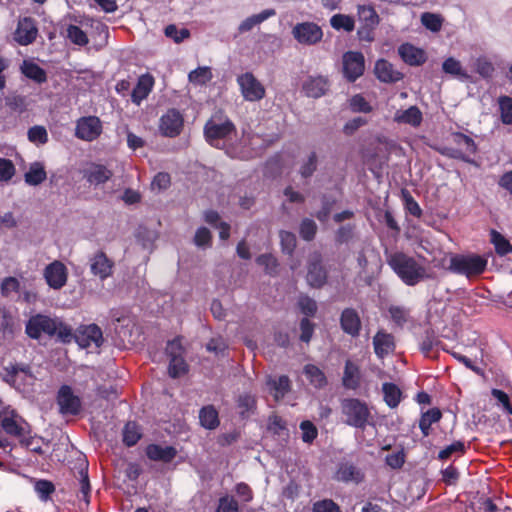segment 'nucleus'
I'll return each mask as SVG.
<instances>
[{
	"instance_id": "f257e3e1",
	"label": "nucleus",
	"mask_w": 512,
	"mask_h": 512,
	"mask_svg": "<svg viewBox=\"0 0 512 512\" xmlns=\"http://www.w3.org/2000/svg\"><path fill=\"white\" fill-rule=\"evenodd\" d=\"M387 264L407 286H416L420 282L431 278L424 265L414 257L401 251L391 253L387 257Z\"/></svg>"
},
{
	"instance_id": "f03ea898",
	"label": "nucleus",
	"mask_w": 512,
	"mask_h": 512,
	"mask_svg": "<svg viewBox=\"0 0 512 512\" xmlns=\"http://www.w3.org/2000/svg\"><path fill=\"white\" fill-rule=\"evenodd\" d=\"M488 260L482 255L455 254L450 258L449 271L472 279L483 274L487 269Z\"/></svg>"
},
{
	"instance_id": "7ed1b4c3",
	"label": "nucleus",
	"mask_w": 512,
	"mask_h": 512,
	"mask_svg": "<svg viewBox=\"0 0 512 512\" xmlns=\"http://www.w3.org/2000/svg\"><path fill=\"white\" fill-rule=\"evenodd\" d=\"M341 411L348 426L365 430L368 425H373V417L367 403L358 398L343 399Z\"/></svg>"
},
{
	"instance_id": "20e7f679",
	"label": "nucleus",
	"mask_w": 512,
	"mask_h": 512,
	"mask_svg": "<svg viewBox=\"0 0 512 512\" xmlns=\"http://www.w3.org/2000/svg\"><path fill=\"white\" fill-rule=\"evenodd\" d=\"M0 377L5 383L17 389L21 386L33 385L36 379L29 364L17 362L2 366Z\"/></svg>"
},
{
	"instance_id": "39448f33",
	"label": "nucleus",
	"mask_w": 512,
	"mask_h": 512,
	"mask_svg": "<svg viewBox=\"0 0 512 512\" xmlns=\"http://www.w3.org/2000/svg\"><path fill=\"white\" fill-rule=\"evenodd\" d=\"M165 351L169 357L168 374L171 378H179L188 373L189 366L184 359L185 350L181 343V337L168 341Z\"/></svg>"
},
{
	"instance_id": "423d86ee",
	"label": "nucleus",
	"mask_w": 512,
	"mask_h": 512,
	"mask_svg": "<svg viewBox=\"0 0 512 512\" xmlns=\"http://www.w3.org/2000/svg\"><path fill=\"white\" fill-rule=\"evenodd\" d=\"M235 131V125L228 117L222 122H217L216 116L210 118L203 129L205 140L214 147H218L217 143L220 140L226 139Z\"/></svg>"
},
{
	"instance_id": "0eeeda50",
	"label": "nucleus",
	"mask_w": 512,
	"mask_h": 512,
	"mask_svg": "<svg viewBox=\"0 0 512 512\" xmlns=\"http://www.w3.org/2000/svg\"><path fill=\"white\" fill-rule=\"evenodd\" d=\"M0 425L7 435L16 438L18 442L32 432L31 425L14 410L1 416Z\"/></svg>"
},
{
	"instance_id": "6e6552de",
	"label": "nucleus",
	"mask_w": 512,
	"mask_h": 512,
	"mask_svg": "<svg viewBox=\"0 0 512 512\" xmlns=\"http://www.w3.org/2000/svg\"><path fill=\"white\" fill-rule=\"evenodd\" d=\"M25 333L35 340L43 334L53 337L56 334V320L43 314L33 315L26 323Z\"/></svg>"
},
{
	"instance_id": "1a4fd4ad",
	"label": "nucleus",
	"mask_w": 512,
	"mask_h": 512,
	"mask_svg": "<svg viewBox=\"0 0 512 512\" xmlns=\"http://www.w3.org/2000/svg\"><path fill=\"white\" fill-rule=\"evenodd\" d=\"M292 35L298 43L312 46L322 40L323 30L318 24L306 21L297 23L292 29Z\"/></svg>"
},
{
	"instance_id": "9d476101",
	"label": "nucleus",
	"mask_w": 512,
	"mask_h": 512,
	"mask_svg": "<svg viewBox=\"0 0 512 512\" xmlns=\"http://www.w3.org/2000/svg\"><path fill=\"white\" fill-rule=\"evenodd\" d=\"M237 83L245 100L255 102L265 97L264 86L251 72L239 75Z\"/></svg>"
},
{
	"instance_id": "9b49d317",
	"label": "nucleus",
	"mask_w": 512,
	"mask_h": 512,
	"mask_svg": "<svg viewBox=\"0 0 512 512\" xmlns=\"http://www.w3.org/2000/svg\"><path fill=\"white\" fill-rule=\"evenodd\" d=\"M59 412L63 415H78L82 410V401L73 393L69 385H62L57 393Z\"/></svg>"
},
{
	"instance_id": "f8f14e48",
	"label": "nucleus",
	"mask_w": 512,
	"mask_h": 512,
	"mask_svg": "<svg viewBox=\"0 0 512 512\" xmlns=\"http://www.w3.org/2000/svg\"><path fill=\"white\" fill-rule=\"evenodd\" d=\"M74 340L81 348L94 345L100 348L103 344V333L97 324L81 325L74 333Z\"/></svg>"
},
{
	"instance_id": "ddd939ff",
	"label": "nucleus",
	"mask_w": 512,
	"mask_h": 512,
	"mask_svg": "<svg viewBox=\"0 0 512 512\" xmlns=\"http://www.w3.org/2000/svg\"><path fill=\"white\" fill-rule=\"evenodd\" d=\"M343 74L349 82L356 81L363 75L365 59L361 52L348 51L343 54Z\"/></svg>"
},
{
	"instance_id": "4468645a",
	"label": "nucleus",
	"mask_w": 512,
	"mask_h": 512,
	"mask_svg": "<svg viewBox=\"0 0 512 512\" xmlns=\"http://www.w3.org/2000/svg\"><path fill=\"white\" fill-rule=\"evenodd\" d=\"M184 126L182 114L175 108L168 109L160 118L159 129L162 135L170 138L180 135Z\"/></svg>"
},
{
	"instance_id": "2eb2a0df",
	"label": "nucleus",
	"mask_w": 512,
	"mask_h": 512,
	"mask_svg": "<svg viewBox=\"0 0 512 512\" xmlns=\"http://www.w3.org/2000/svg\"><path fill=\"white\" fill-rule=\"evenodd\" d=\"M102 133V123L96 116L82 117L77 121L75 135L85 141H94Z\"/></svg>"
},
{
	"instance_id": "dca6fc26",
	"label": "nucleus",
	"mask_w": 512,
	"mask_h": 512,
	"mask_svg": "<svg viewBox=\"0 0 512 512\" xmlns=\"http://www.w3.org/2000/svg\"><path fill=\"white\" fill-rule=\"evenodd\" d=\"M83 179L92 186H100L108 182L113 177V171L103 164L94 162L88 163L81 170Z\"/></svg>"
},
{
	"instance_id": "f3484780",
	"label": "nucleus",
	"mask_w": 512,
	"mask_h": 512,
	"mask_svg": "<svg viewBox=\"0 0 512 512\" xmlns=\"http://www.w3.org/2000/svg\"><path fill=\"white\" fill-rule=\"evenodd\" d=\"M44 278L50 288L59 290L67 283L68 270L61 261L55 260L45 267Z\"/></svg>"
},
{
	"instance_id": "a211bd4d",
	"label": "nucleus",
	"mask_w": 512,
	"mask_h": 512,
	"mask_svg": "<svg viewBox=\"0 0 512 512\" xmlns=\"http://www.w3.org/2000/svg\"><path fill=\"white\" fill-rule=\"evenodd\" d=\"M339 323L342 331L345 334L351 336L352 338H357L360 336L362 321L358 311L355 308H344L340 314Z\"/></svg>"
},
{
	"instance_id": "6ab92c4d",
	"label": "nucleus",
	"mask_w": 512,
	"mask_h": 512,
	"mask_svg": "<svg viewBox=\"0 0 512 512\" xmlns=\"http://www.w3.org/2000/svg\"><path fill=\"white\" fill-rule=\"evenodd\" d=\"M37 35L38 28L32 17H23L19 19L14 33V39L18 44L22 46L32 44L36 40Z\"/></svg>"
},
{
	"instance_id": "aec40b11",
	"label": "nucleus",
	"mask_w": 512,
	"mask_h": 512,
	"mask_svg": "<svg viewBox=\"0 0 512 512\" xmlns=\"http://www.w3.org/2000/svg\"><path fill=\"white\" fill-rule=\"evenodd\" d=\"M308 284L313 288H321L327 282V271L322 265L321 255L316 253L311 256L308 263L306 276Z\"/></svg>"
},
{
	"instance_id": "412c9836",
	"label": "nucleus",
	"mask_w": 512,
	"mask_h": 512,
	"mask_svg": "<svg viewBox=\"0 0 512 512\" xmlns=\"http://www.w3.org/2000/svg\"><path fill=\"white\" fill-rule=\"evenodd\" d=\"M91 273L100 280H105L112 276L114 262L102 250L97 251L89 260Z\"/></svg>"
},
{
	"instance_id": "4be33fe9",
	"label": "nucleus",
	"mask_w": 512,
	"mask_h": 512,
	"mask_svg": "<svg viewBox=\"0 0 512 512\" xmlns=\"http://www.w3.org/2000/svg\"><path fill=\"white\" fill-rule=\"evenodd\" d=\"M373 348L376 356L379 359H384L396 348L394 336L383 329L378 330L373 337Z\"/></svg>"
},
{
	"instance_id": "5701e85b",
	"label": "nucleus",
	"mask_w": 512,
	"mask_h": 512,
	"mask_svg": "<svg viewBox=\"0 0 512 512\" xmlns=\"http://www.w3.org/2000/svg\"><path fill=\"white\" fill-rule=\"evenodd\" d=\"M335 479L340 482L359 484L364 480V473L352 462H341L337 467Z\"/></svg>"
},
{
	"instance_id": "b1692460",
	"label": "nucleus",
	"mask_w": 512,
	"mask_h": 512,
	"mask_svg": "<svg viewBox=\"0 0 512 512\" xmlns=\"http://www.w3.org/2000/svg\"><path fill=\"white\" fill-rule=\"evenodd\" d=\"M401 59L410 66H420L425 63L427 57L424 50L410 43H404L398 48Z\"/></svg>"
},
{
	"instance_id": "393cba45",
	"label": "nucleus",
	"mask_w": 512,
	"mask_h": 512,
	"mask_svg": "<svg viewBox=\"0 0 512 512\" xmlns=\"http://www.w3.org/2000/svg\"><path fill=\"white\" fill-rule=\"evenodd\" d=\"M145 454L152 461L170 463L176 457L177 449L173 446L149 444L145 449Z\"/></svg>"
},
{
	"instance_id": "a878e982",
	"label": "nucleus",
	"mask_w": 512,
	"mask_h": 512,
	"mask_svg": "<svg viewBox=\"0 0 512 512\" xmlns=\"http://www.w3.org/2000/svg\"><path fill=\"white\" fill-rule=\"evenodd\" d=\"M154 77L149 74H143L138 78V81L131 93L132 102L139 105L146 99L154 86Z\"/></svg>"
},
{
	"instance_id": "bb28decb",
	"label": "nucleus",
	"mask_w": 512,
	"mask_h": 512,
	"mask_svg": "<svg viewBox=\"0 0 512 512\" xmlns=\"http://www.w3.org/2000/svg\"><path fill=\"white\" fill-rule=\"evenodd\" d=\"M375 74L384 83H396L403 78V74L395 70L393 65L385 59H379L376 62Z\"/></svg>"
},
{
	"instance_id": "cd10ccee",
	"label": "nucleus",
	"mask_w": 512,
	"mask_h": 512,
	"mask_svg": "<svg viewBox=\"0 0 512 512\" xmlns=\"http://www.w3.org/2000/svg\"><path fill=\"white\" fill-rule=\"evenodd\" d=\"M266 385L277 402L282 400L291 390V381L287 375H281L278 378L269 376Z\"/></svg>"
},
{
	"instance_id": "c85d7f7f",
	"label": "nucleus",
	"mask_w": 512,
	"mask_h": 512,
	"mask_svg": "<svg viewBox=\"0 0 512 512\" xmlns=\"http://www.w3.org/2000/svg\"><path fill=\"white\" fill-rule=\"evenodd\" d=\"M329 89V81L323 76L309 77L303 84V90L308 97L320 98Z\"/></svg>"
},
{
	"instance_id": "c756f323",
	"label": "nucleus",
	"mask_w": 512,
	"mask_h": 512,
	"mask_svg": "<svg viewBox=\"0 0 512 512\" xmlns=\"http://www.w3.org/2000/svg\"><path fill=\"white\" fill-rule=\"evenodd\" d=\"M361 374L359 367L351 360L345 362L342 385L349 390H356L360 387Z\"/></svg>"
},
{
	"instance_id": "7c9ffc66",
	"label": "nucleus",
	"mask_w": 512,
	"mask_h": 512,
	"mask_svg": "<svg viewBox=\"0 0 512 512\" xmlns=\"http://www.w3.org/2000/svg\"><path fill=\"white\" fill-rule=\"evenodd\" d=\"M382 393L384 402L391 409L397 408L403 399L402 390L392 382L382 384Z\"/></svg>"
},
{
	"instance_id": "2f4dec72",
	"label": "nucleus",
	"mask_w": 512,
	"mask_h": 512,
	"mask_svg": "<svg viewBox=\"0 0 512 512\" xmlns=\"http://www.w3.org/2000/svg\"><path fill=\"white\" fill-rule=\"evenodd\" d=\"M422 120V112L417 106H410L406 110H398L394 115L395 122L409 124L413 127H418Z\"/></svg>"
},
{
	"instance_id": "473e14b6",
	"label": "nucleus",
	"mask_w": 512,
	"mask_h": 512,
	"mask_svg": "<svg viewBox=\"0 0 512 512\" xmlns=\"http://www.w3.org/2000/svg\"><path fill=\"white\" fill-rule=\"evenodd\" d=\"M442 418V412L439 408L433 407L421 413L419 419V428L424 437L431 434V426L438 423Z\"/></svg>"
},
{
	"instance_id": "72a5a7b5",
	"label": "nucleus",
	"mask_w": 512,
	"mask_h": 512,
	"mask_svg": "<svg viewBox=\"0 0 512 512\" xmlns=\"http://www.w3.org/2000/svg\"><path fill=\"white\" fill-rule=\"evenodd\" d=\"M199 421L205 429H216L220 424L218 411L213 405L203 406L199 411Z\"/></svg>"
},
{
	"instance_id": "f704fd0d",
	"label": "nucleus",
	"mask_w": 512,
	"mask_h": 512,
	"mask_svg": "<svg viewBox=\"0 0 512 512\" xmlns=\"http://www.w3.org/2000/svg\"><path fill=\"white\" fill-rule=\"evenodd\" d=\"M276 15L275 9H265L261 11L258 14H254L250 17H247L245 20H243L239 27L238 31L239 33H245L248 31H251L256 25L261 24L265 20H267L270 17H273Z\"/></svg>"
},
{
	"instance_id": "c9c22d12",
	"label": "nucleus",
	"mask_w": 512,
	"mask_h": 512,
	"mask_svg": "<svg viewBox=\"0 0 512 512\" xmlns=\"http://www.w3.org/2000/svg\"><path fill=\"white\" fill-rule=\"evenodd\" d=\"M21 72L25 77L35 81L38 84H42L47 81L46 71L34 62L24 61L21 66Z\"/></svg>"
},
{
	"instance_id": "e433bc0d",
	"label": "nucleus",
	"mask_w": 512,
	"mask_h": 512,
	"mask_svg": "<svg viewBox=\"0 0 512 512\" xmlns=\"http://www.w3.org/2000/svg\"><path fill=\"white\" fill-rule=\"evenodd\" d=\"M303 373L308 379L309 383L317 388H323L327 385V378L324 372L314 364H307L304 366Z\"/></svg>"
},
{
	"instance_id": "4c0bfd02",
	"label": "nucleus",
	"mask_w": 512,
	"mask_h": 512,
	"mask_svg": "<svg viewBox=\"0 0 512 512\" xmlns=\"http://www.w3.org/2000/svg\"><path fill=\"white\" fill-rule=\"evenodd\" d=\"M357 14L360 25L370 27H377L379 25L380 17L371 5H358Z\"/></svg>"
},
{
	"instance_id": "58836bf2",
	"label": "nucleus",
	"mask_w": 512,
	"mask_h": 512,
	"mask_svg": "<svg viewBox=\"0 0 512 512\" xmlns=\"http://www.w3.org/2000/svg\"><path fill=\"white\" fill-rule=\"evenodd\" d=\"M25 182L32 186H37L44 182L47 173L42 163L34 162L30 165L29 170L24 175Z\"/></svg>"
},
{
	"instance_id": "ea45409f",
	"label": "nucleus",
	"mask_w": 512,
	"mask_h": 512,
	"mask_svg": "<svg viewBox=\"0 0 512 512\" xmlns=\"http://www.w3.org/2000/svg\"><path fill=\"white\" fill-rule=\"evenodd\" d=\"M490 241L494 245L495 252L498 256L503 257L512 253V244L510 241L496 230H491Z\"/></svg>"
},
{
	"instance_id": "a19ab883",
	"label": "nucleus",
	"mask_w": 512,
	"mask_h": 512,
	"mask_svg": "<svg viewBox=\"0 0 512 512\" xmlns=\"http://www.w3.org/2000/svg\"><path fill=\"white\" fill-rule=\"evenodd\" d=\"M330 25L337 31L344 30L346 32H352L355 28V20L350 15L339 13L330 18Z\"/></svg>"
},
{
	"instance_id": "79ce46f5",
	"label": "nucleus",
	"mask_w": 512,
	"mask_h": 512,
	"mask_svg": "<svg viewBox=\"0 0 512 512\" xmlns=\"http://www.w3.org/2000/svg\"><path fill=\"white\" fill-rule=\"evenodd\" d=\"M255 261L259 266L264 267L266 274L270 276H276L278 274L279 263L277 258L271 253L261 254L256 257Z\"/></svg>"
},
{
	"instance_id": "37998d69",
	"label": "nucleus",
	"mask_w": 512,
	"mask_h": 512,
	"mask_svg": "<svg viewBox=\"0 0 512 512\" xmlns=\"http://www.w3.org/2000/svg\"><path fill=\"white\" fill-rule=\"evenodd\" d=\"M80 475V490L78 497L83 500L86 504L90 503V493H91V485L88 476V464L86 463L84 467H81L79 470Z\"/></svg>"
},
{
	"instance_id": "c03bdc74",
	"label": "nucleus",
	"mask_w": 512,
	"mask_h": 512,
	"mask_svg": "<svg viewBox=\"0 0 512 512\" xmlns=\"http://www.w3.org/2000/svg\"><path fill=\"white\" fill-rule=\"evenodd\" d=\"M141 438V432L138 425L135 422H128L125 424L123 429V443L132 447L137 444Z\"/></svg>"
},
{
	"instance_id": "a18cd8bd",
	"label": "nucleus",
	"mask_w": 512,
	"mask_h": 512,
	"mask_svg": "<svg viewBox=\"0 0 512 512\" xmlns=\"http://www.w3.org/2000/svg\"><path fill=\"white\" fill-rule=\"evenodd\" d=\"M467 446L463 441L457 440L454 441L452 444L446 446L442 450L439 451L437 459L444 461L449 459L453 454H458L459 456H462L466 453Z\"/></svg>"
},
{
	"instance_id": "49530a36",
	"label": "nucleus",
	"mask_w": 512,
	"mask_h": 512,
	"mask_svg": "<svg viewBox=\"0 0 512 512\" xmlns=\"http://www.w3.org/2000/svg\"><path fill=\"white\" fill-rule=\"evenodd\" d=\"M500 118L503 124L512 125V97L500 96L498 98Z\"/></svg>"
},
{
	"instance_id": "de8ad7c7",
	"label": "nucleus",
	"mask_w": 512,
	"mask_h": 512,
	"mask_svg": "<svg viewBox=\"0 0 512 512\" xmlns=\"http://www.w3.org/2000/svg\"><path fill=\"white\" fill-rule=\"evenodd\" d=\"M66 32L67 38L75 45L85 46L89 43L87 34L77 25H68Z\"/></svg>"
},
{
	"instance_id": "09e8293b",
	"label": "nucleus",
	"mask_w": 512,
	"mask_h": 512,
	"mask_svg": "<svg viewBox=\"0 0 512 512\" xmlns=\"http://www.w3.org/2000/svg\"><path fill=\"white\" fill-rule=\"evenodd\" d=\"M391 320L399 327H403L410 318V310L403 306L392 305L388 308Z\"/></svg>"
},
{
	"instance_id": "8fccbe9b",
	"label": "nucleus",
	"mask_w": 512,
	"mask_h": 512,
	"mask_svg": "<svg viewBox=\"0 0 512 512\" xmlns=\"http://www.w3.org/2000/svg\"><path fill=\"white\" fill-rule=\"evenodd\" d=\"M451 136L453 142L457 146L464 147L465 152H467L469 155H474L477 152V144L470 136L461 132H454Z\"/></svg>"
},
{
	"instance_id": "3c124183",
	"label": "nucleus",
	"mask_w": 512,
	"mask_h": 512,
	"mask_svg": "<svg viewBox=\"0 0 512 512\" xmlns=\"http://www.w3.org/2000/svg\"><path fill=\"white\" fill-rule=\"evenodd\" d=\"M442 69L445 73L457 76L461 79L469 78L467 72L462 69L461 63L453 57H449L443 62Z\"/></svg>"
},
{
	"instance_id": "603ef678",
	"label": "nucleus",
	"mask_w": 512,
	"mask_h": 512,
	"mask_svg": "<svg viewBox=\"0 0 512 512\" xmlns=\"http://www.w3.org/2000/svg\"><path fill=\"white\" fill-rule=\"evenodd\" d=\"M282 252L292 255L296 248V236L294 233L282 230L279 234Z\"/></svg>"
},
{
	"instance_id": "864d4df0",
	"label": "nucleus",
	"mask_w": 512,
	"mask_h": 512,
	"mask_svg": "<svg viewBox=\"0 0 512 512\" xmlns=\"http://www.w3.org/2000/svg\"><path fill=\"white\" fill-rule=\"evenodd\" d=\"M317 233V225L310 218H304L299 227L300 237L305 241H312Z\"/></svg>"
},
{
	"instance_id": "5fc2aeb1",
	"label": "nucleus",
	"mask_w": 512,
	"mask_h": 512,
	"mask_svg": "<svg viewBox=\"0 0 512 512\" xmlns=\"http://www.w3.org/2000/svg\"><path fill=\"white\" fill-rule=\"evenodd\" d=\"M188 78L194 84L203 85L211 80L212 73L209 67H198L189 73Z\"/></svg>"
},
{
	"instance_id": "6e6d98bb",
	"label": "nucleus",
	"mask_w": 512,
	"mask_h": 512,
	"mask_svg": "<svg viewBox=\"0 0 512 512\" xmlns=\"http://www.w3.org/2000/svg\"><path fill=\"white\" fill-rule=\"evenodd\" d=\"M440 343L441 341L438 339V337L434 334L433 331H426L425 336L423 337L420 343V351L423 353L424 356L428 357L431 351Z\"/></svg>"
},
{
	"instance_id": "4d7b16f0",
	"label": "nucleus",
	"mask_w": 512,
	"mask_h": 512,
	"mask_svg": "<svg viewBox=\"0 0 512 512\" xmlns=\"http://www.w3.org/2000/svg\"><path fill=\"white\" fill-rule=\"evenodd\" d=\"M317 170V154L312 151L308 158L300 166L299 173L302 178H310Z\"/></svg>"
},
{
	"instance_id": "13d9d810",
	"label": "nucleus",
	"mask_w": 512,
	"mask_h": 512,
	"mask_svg": "<svg viewBox=\"0 0 512 512\" xmlns=\"http://www.w3.org/2000/svg\"><path fill=\"white\" fill-rule=\"evenodd\" d=\"M216 512H239V504L233 496H222L218 500Z\"/></svg>"
},
{
	"instance_id": "bf43d9fd",
	"label": "nucleus",
	"mask_w": 512,
	"mask_h": 512,
	"mask_svg": "<svg viewBox=\"0 0 512 512\" xmlns=\"http://www.w3.org/2000/svg\"><path fill=\"white\" fill-rule=\"evenodd\" d=\"M402 197L405 204V209L413 216L420 218L422 216V209L418 202L413 198L408 190H402Z\"/></svg>"
},
{
	"instance_id": "052dcab7",
	"label": "nucleus",
	"mask_w": 512,
	"mask_h": 512,
	"mask_svg": "<svg viewBox=\"0 0 512 512\" xmlns=\"http://www.w3.org/2000/svg\"><path fill=\"white\" fill-rule=\"evenodd\" d=\"M302 431V441L311 444L318 436L316 426L309 420H304L300 423Z\"/></svg>"
},
{
	"instance_id": "680f3d73",
	"label": "nucleus",
	"mask_w": 512,
	"mask_h": 512,
	"mask_svg": "<svg viewBox=\"0 0 512 512\" xmlns=\"http://www.w3.org/2000/svg\"><path fill=\"white\" fill-rule=\"evenodd\" d=\"M422 24L432 32H438L442 27V18L433 13H423L421 16Z\"/></svg>"
},
{
	"instance_id": "e2e57ef3",
	"label": "nucleus",
	"mask_w": 512,
	"mask_h": 512,
	"mask_svg": "<svg viewBox=\"0 0 512 512\" xmlns=\"http://www.w3.org/2000/svg\"><path fill=\"white\" fill-rule=\"evenodd\" d=\"M165 35L172 38L174 42L180 43L190 37V31L186 28L179 30L176 25L170 24L165 28Z\"/></svg>"
},
{
	"instance_id": "0e129e2a",
	"label": "nucleus",
	"mask_w": 512,
	"mask_h": 512,
	"mask_svg": "<svg viewBox=\"0 0 512 512\" xmlns=\"http://www.w3.org/2000/svg\"><path fill=\"white\" fill-rule=\"evenodd\" d=\"M301 312L308 318L313 317L317 312V303L309 296H302L298 301Z\"/></svg>"
},
{
	"instance_id": "69168bd1",
	"label": "nucleus",
	"mask_w": 512,
	"mask_h": 512,
	"mask_svg": "<svg viewBox=\"0 0 512 512\" xmlns=\"http://www.w3.org/2000/svg\"><path fill=\"white\" fill-rule=\"evenodd\" d=\"M15 174V166L10 159L0 158V182H8Z\"/></svg>"
},
{
	"instance_id": "338daca9",
	"label": "nucleus",
	"mask_w": 512,
	"mask_h": 512,
	"mask_svg": "<svg viewBox=\"0 0 512 512\" xmlns=\"http://www.w3.org/2000/svg\"><path fill=\"white\" fill-rule=\"evenodd\" d=\"M194 243L198 247H210L212 245V235L208 228L200 227L194 236Z\"/></svg>"
},
{
	"instance_id": "774afa93",
	"label": "nucleus",
	"mask_w": 512,
	"mask_h": 512,
	"mask_svg": "<svg viewBox=\"0 0 512 512\" xmlns=\"http://www.w3.org/2000/svg\"><path fill=\"white\" fill-rule=\"evenodd\" d=\"M312 512H342L332 499H323L313 504Z\"/></svg>"
}]
</instances>
